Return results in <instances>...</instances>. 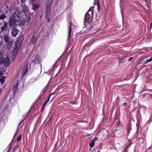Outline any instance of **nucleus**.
<instances>
[{"label":"nucleus","mask_w":152,"mask_h":152,"mask_svg":"<svg viewBox=\"0 0 152 152\" xmlns=\"http://www.w3.org/2000/svg\"><path fill=\"white\" fill-rule=\"evenodd\" d=\"M20 20V16L16 13H12V17H10L8 20L9 25L11 27L15 26Z\"/></svg>","instance_id":"obj_1"},{"label":"nucleus","mask_w":152,"mask_h":152,"mask_svg":"<svg viewBox=\"0 0 152 152\" xmlns=\"http://www.w3.org/2000/svg\"><path fill=\"white\" fill-rule=\"evenodd\" d=\"M94 7H91L85 14L84 19V24L85 27L86 25L91 22L93 18V11Z\"/></svg>","instance_id":"obj_2"},{"label":"nucleus","mask_w":152,"mask_h":152,"mask_svg":"<svg viewBox=\"0 0 152 152\" xmlns=\"http://www.w3.org/2000/svg\"><path fill=\"white\" fill-rule=\"evenodd\" d=\"M54 0H47L46 3V11L45 17L47 18V20L48 22L50 21V18L49 16L50 15L51 11V4L53 1Z\"/></svg>","instance_id":"obj_3"},{"label":"nucleus","mask_w":152,"mask_h":152,"mask_svg":"<svg viewBox=\"0 0 152 152\" xmlns=\"http://www.w3.org/2000/svg\"><path fill=\"white\" fill-rule=\"evenodd\" d=\"M21 41H20L19 40L16 41L15 43V46L13 49L12 51V60H13L16 57L18 51L21 46Z\"/></svg>","instance_id":"obj_4"},{"label":"nucleus","mask_w":152,"mask_h":152,"mask_svg":"<svg viewBox=\"0 0 152 152\" xmlns=\"http://www.w3.org/2000/svg\"><path fill=\"white\" fill-rule=\"evenodd\" d=\"M72 32V28L71 27V24L69 26L68 31V36L67 38V41L69 43V42L70 39L71 38V35Z\"/></svg>","instance_id":"obj_5"},{"label":"nucleus","mask_w":152,"mask_h":152,"mask_svg":"<svg viewBox=\"0 0 152 152\" xmlns=\"http://www.w3.org/2000/svg\"><path fill=\"white\" fill-rule=\"evenodd\" d=\"M3 73L0 71V86H1L4 82L5 77L4 76H2Z\"/></svg>","instance_id":"obj_6"},{"label":"nucleus","mask_w":152,"mask_h":152,"mask_svg":"<svg viewBox=\"0 0 152 152\" xmlns=\"http://www.w3.org/2000/svg\"><path fill=\"white\" fill-rule=\"evenodd\" d=\"M10 59L8 57H7L4 59V66H8L10 65Z\"/></svg>","instance_id":"obj_7"},{"label":"nucleus","mask_w":152,"mask_h":152,"mask_svg":"<svg viewBox=\"0 0 152 152\" xmlns=\"http://www.w3.org/2000/svg\"><path fill=\"white\" fill-rule=\"evenodd\" d=\"M28 68L27 65L24 67V69L22 70V77H23L26 75V72H28Z\"/></svg>","instance_id":"obj_8"},{"label":"nucleus","mask_w":152,"mask_h":152,"mask_svg":"<svg viewBox=\"0 0 152 152\" xmlns=\"http://www.w3.org/2000/svg\"><path fill=\"white\" fill-rule=\"evenodd\" d=\"M25 14V17H24V20L25 21V22H26L29 23L31 20V18L29 15H27L26 14Z\"/></svg>","instance_id":"obj_9"},{"label":"nucleus","mask_w":152,"mask_h":152,"mask_svg":"<svg viewBox=\"0 0 152 152\" xmlns=\"http://www.w3.org/2000/svg\"><path fill=\"white\" fill-rule=\"evenodd\" d=\"M3 25L1 27V31L3 32L5 31L7 29V23L4 21Z\"/></svg>","instance_id":"obj_10"},{"label":"nucleus","mask_w":152,"mask_h":152,"mask_svg":"<svg viewBox=\"0 0 152 152\" xmlns=\"http://www.w3.org/2000/svg\"><path fill=\"white\" fill-rule=\"evenodd\" d=\"M18 33V30L15 27H13L12 31V35L14 37H15Z\"/></svg>","instance_id":"obj_11"},{"label":"nucleus","mask_w":152,"mask_h":152,"mask_svg":"<svg viewBox=\"0 0 152 152\" xmlns=\"http://www.w3.org/2000/svg\"><path fill=\"white\" fill-rule=\"evenodd\" d=\"M128 54L127 53H126L123 55L119 59L118 63H120L123 62L122 60L125 59L127 56Z\"/></svg>","instance_id":"obj_12"},{"label":"nucleus","mask_w":152,"mask_h":152,"mask_svg":"<svg viewBox=\"0 0 152 152\" xmlns=\"http://www.w3.org/2000/svg\"><path fill=\"white\" fill-rule=\"evenodd\" d=\"M22 9L23 12L25 13V14L27 12L28 10V7L25 4L22 5Z\"/></svg>","instance_id":"obj_13"},{"label":"nucleus","mask_w":152,"mask_h":152,"mask_svg":"<svg viewBox=\"0 0 152 152\" xmlns=\"http://www.w3.org/2000/svg\"><path fill=\"white\" fill-rule=\"evenodd\" d=\"M25 21L24 20H20L19 21V22L18 23L17 25H19L21 27L24 26L25 24Z\"/></svg>","instance_id":"obj_14"},{"label":"nucleus","mask_w":152,"mask_h":152,"mask_svg":"<svg viewBox=\"0 0 152 152\" xmlns=\"http://www.w3.org/2000/svg\"><path fill=\"white\" fill-rule=\"evenodd\" d=\"M40 5L39 4H33L32 7V9L33 10L35 11L38 9Z\"/></svg>","instance_id":"obj_15"},{"label":"nucleus","mask_w":152,"mask_h":152,"mask_svg":"<svg viewBox=\"0 0 152 152\" xmlns=\"http://www.w3.org/2000/svg\"><path fill=\"white\" fill-rule=\"evenodd\" d=\"M36 41V38L35 37H34V36H33L31 38L30 40V42L32 44H34Z\"/></svg>","instance_id":"obj_16"},{"label":"nucleus","mask_w":152,"mask_h":152,"mask_svg":"<svg viewBox=\"0 0 152 152\" xmlns=\"http://www.w3.org/2000/svg\"><path fill=\"white\" fill-rule=\"evenodd\" d=\"M4 59L3 56L0 54V64H2L4 63Z\"/></svg>","instance_id":"obj_17"},{"label":"nucleus","mask_w":152,"mask_h":152,"mask_svg":"<svg viewBox=\"0 0 152 152\" xmlns=\"http://www.w3.org/2000/svg\"><path fill=\"white\" fill-rule=\"evenodd\" d=\"M18 82L14 86L13 88L12 89V90L13 92H15L18 88Z\"/></svg>","instance_id":"obj_18"},{"label":"nucleus","mask_w":152,"mask_h":152,"mask_svg":"<svg viewBox=\"0 0 152 152\" xmlns=\"http://www.w3.org/2000/svg\"><path fill=\"white\" fill-rule=\"evenodd\" d=\"M39 62V59L37 57H36L34 59L32 62V63L34 64H37Z\"/></svg>","instance_id":"obj_19"},{"label":"nucleus","mask_w":152,"mask_h":152,"mask_svg":"<svg viewBox=\"0 0 152 152\" xmlns=\"http://www.w3.org/2000/svg\"><path fill=\"white\" fill-rule=\"evenodd\" d=\"M4 41L6 42H8L9 40V38L8 36L7 35H5L4 37Z\"/></svg>","instance_id":"obj_20"},{"label":"nucleus","mask_w":152,"mask_h":152,"mask_svg":"<svg viewBox=\"0 0 152 152\" xmlns=\"http://www.w3.org/2000/svg\"><path fill=\"white\" fill-rule=\"evenodd\" d=\"M6 17L5 14H3L0 15V20H3Z\"/></svg>","instance_id":"obj_21"},{"label":"nucleus","mask_w":152,"mask_h":152,"mask_svg":"<svg viewBox=\"0 0 152 152\" xmlns=\"http://www.w3.org/2000/svg\"><path fill=\"white\" fill-rule=\"evenodd\" d=\"M95 144L94 141V140H93L90 143L89 146L91 148H92L93 147Z\"/></svg>","instance_id":"obj_22"},{"label":"nucleus","mask_w":152,"mask_h":152,"mask_svg":"<svg viewBox=\"0 0 152 152\" xmlns=\"http://www.w3.org/2000/svg\"><path fill=\"white\" fill-rule=\"evenodd\" d=\"M13 41L12 40L10 41L9 42H8V45L10 47H11L13 43Z\"/></svg>","instance_id":"obj_23"},{"label":"nucleus","mask_w":152,"mask_h":152,"mask_svg":"<svg viewBox=\"0 0 152 152\" xmlns=\"http://www.w3.org/2000/svg\"><path fill=\"white\" fill-rule=\"evenodd\" d=\"M24 39V36L23 35H22L20 36L19 39L18 40L20 41H21V42Z\"/></svg>","instance_id":"obj_24"},{"label":"nucleus","mask_w":152,"mask_h":152,"mask_svg":"<svg viewBox=\"0 0 152 152\" xmlns=\"http://www.w3.org/2000/svg\"><path fill=\"white\" fill-rule=\"evenodd\" d=\"M22 137V135L20 134L19 136L18 137L17 139V141L18 142H19L21 140Z\"/></svg>","instance_id":"obj_25"},{"label":"nucleus","mask_w":152,"mask_h":152,"mask_svg":"<svg viewBox=\"0 0 152 152\" xmlns=\"http://www.w3.org/2000/svg\"><path fill=\"white\" fill-rule=\"evenodd\" d=\"M97 8H98V11H99L100 10V5L98 3H97Z\"/></svg>","instance_id":"obj_26"},{"label":"nucleus","mask_w":152,"mask_h":152,"mask_svg":"<svg viewBox=\"0 0 152 152\" xmlns=\"http://www.w3.org/2000/svg\"><path fill=\"white\" fill-rule=\"evenodd\" d=\"M50 98V96H49L48 97V99L46 100L45 102L47 103L49 101V99Z\"/></svg>","instance_id":"obj_27"},{"label":"nucleus","mask_w":152,"mask_h":152,"mask_svg":"<svg viewBox=\"0 0 152 152\" xmlns=\"http://www.w3.org/2000/svg\"><path fill=\"white\" fill-rule=\"evenodd\" d=\"M8 12H9V13H10L11 12V11L9 9L8 10H6L5 12V13H6Z\"/></svg>","instance_id":"obj_28"},{"label":"nucleus","mask_w":152,"mask_h":152,"mask_svg":"<svg viewBox=\"0 0 152 152\" xmlns=\"http://www.w3.org/2000/svg\"><path fill=\"white\" fill-rule=\"evenodd\" d=\"M133 57H131L129 59V61H131L133 59Z\"/></svg>","instance_id":"obj_29"},{"label":"nucleus","mask_w":152,"mask_h":152,"mask_svg":"<svg viewBox=\"0 0 152 152\" xmlns=\"http://www.w3.org/2000/svg\"><path fill=\"white\" fill-rule=\"evenodd\" d=\"M148 61H149V62H150L152 61V57L151 58L149 59H148Z\"/></svg>","instance_id":"obj_30"},{"label":"nucleus","mask_w":152,"mask_h":152,"mask_svg":"<svg viewBox=\"0 0 152 152\" xmlns=\"http://www.w3.org/2000/svg\"><path fill=\"white\" fill-rule=\"evenodd\" d=\"M148 61V60H146V61H144V64H146L148 62H149V61Z\"/></svg>","instance_id":"obj_31"},{"label":"nucleus","mask_w":152,"mask_h":152,"mask_svg":"<svg viewBox=\"0 0 152 152\" xmlns=\"http://www.w3.org/2000/svg\"><path fill=\"white\" fill-rule=\"evenodd\" d=\"M26 0H21V1L22 3L26 1Z\"/></svg>","instance_id":"obj_32"},{"label":"nucleus","mask_w":152,"mask_h":152,"mask_svg":"<svg viewBox=\"0 0 152 152\" xmlns=\"http://www.w3.org/2000/svg\"><path fill=\"white\" fill-rule=\"evenodd\" d=\"M55 92H53V93H52V94H51L50 95V96H51L52 95H53L54 94Z\"/></svg>","instance_id":"obj_33"},{"label":"nucleus","mask_w":152,"mask_h":152,"mask_svg":"<svg viewBox=\"0 0 152 152\" xmlns=\"http://www.w3.org/2000/svg\"><path fill=\"white\" fill-rule=\"evenodd\" d=\"M47 104V103H46V102H45L44 103V104H44V105H45V106H46V105Z\"/></svg>","instance_id":"obj_34"},{"label":"nucleus","mask_w":152,"mask_h":152,"mask_svg":"<svg viewBox=\"0 0 152 152\" xmlns=\"http://www.w3.org/2000/svg\"><path fill=\"white\" fill-rule=\"evenodd\" d=\"M130 129V128H129V127L128 128V129H127V131H129V130Z\"/></svg>","instance_id":"obj_35"},{"label":"nucleus","mask_w":152,"mask_h":152,"mask_svg":"<svg viewBox=\"0 0 152 152\" xmlns=\"http://www.w3.org/2000/svg\"><path fill=\"white\" fill-rule=\"evenodd\" d=\"M149 149H151V146H150L149 148Z\"/></svg>","instance_id":"obj_36"},{"label":"nucleus","mask_w":152,"mask_h":152,"mask_svg":"<svg viewBox=\"0 0 152 152\" xmlns=\"http://www.w3.org/2000/svg\"><path fill=\"white\" fill-rule=\"evenodd\" d=\"M45 105H44L43 104V107H44V108H45Z\"/></svg>","instance_id":"obj_37"},{"label":"nucleus","mask_w":152,"mask_h":152,"mask_svg":"<svg viewBox=\"0 0 152 152\" xmlns=\"http://www.w3.org/2000/svg\"><path fill=\"white\" fill-rule=\"evenodd\" d=\"M45 108H44V107H43V106H42V110H43Z\"/></svg>","instance_id":"obj_38"},{"label":"nucleus","mask_w":152,"mask_h":152,"mask_svg":"<svg viewBox=\"0 0 152 152\" xmlns=\"http://www.w3.org/2000/svg\"><path fill=\"white\" fill-rule=\"evenodd\" d=\"M31 1H35V0H31Z\"/></svg>","instance_id":"obj_39"},{"label":"nucleus","mask_w":152,"mask_h":152,"mask_svg":"<svg viewBox=\"0 0 152 152\" xmlns=\"http://www.w3.org/2000/svg\"><path fill=\"white\" fill-rule=\"evenodd\" d=\"M1 88H0V93H1Z\"/></svg>","instance_id":"obj_40"},{"label":"nucleus","mask_w":152,"mask_h":152,"mask_svg":"<svg viewBox=\"0 0 152 152\" xmlns=\"http://www.w3.org/2000/svg\"><path fill=\"white\" fill-rule=\"evenodd\" d=\"M6 7H7V8H8V7L7 6Z\"/></svg>","instance_id":"obj_41"},{"label":"nucleus","mask_w":152,"mask_h":152,"mask_svg":"<svg viewBox=\"0 0 152 152\" xmlns=\"http://www.w3.org/2000/svg\"><path fill=\"white\" fill-rule=\"evenodd\" d=\"M1 9H0V13L1 12Z\"/></svg>","instance_id":"obj_42"},{"label":"nucleus","mask_w":152,"mask_h":152,"mask_svg":"<svg viewBox=\"0 0 152 152\" xmlns=\"http://www.w3.org/2000/svg\"><path fill=\"white\" fill-rule=\"evenodd\" d=\"M145 2L147 1V0H145Z\"/></svg>","instance_id":"obj_43"},{"label":"nucleus","mask_w":152,"mask_h":152,"mask_svg":"<svg viewBox=\"0 0 152 152\" xmlns=\"http://www.w3.org/2000/svg\"><path fill=\"white\" fill-rule=\"evenodd\" d=\"M98 152H100V151H98Z\"/></svg>","instance_id":"obj_44"},{"label":"nucleus","mask_w":152,"mask_h":152,"mask_svg":"<svg viewBox=\"0 0 152 152\" xmlns=\"http://www.w3.org/2000/svg\"><path fill=\"white\" fill-rule=\"evenodd\" d=\"M0 45H1V43L0 42Z\"/></svg>","instance_id":"obj_45"},{"label":"nucleus","mask_w":152,"mask_h":152,"mask_svg":"<svg viewBox=\"0 0 152 152\" xmlns=\"http://www.w3.org/2000/svg\"><path fill=\"white\" fill-rule=\"evenodd\" d=\"M95 0V1H96V0Z\"/></svg>","instance_id":"obj_46"}]
</instances>
